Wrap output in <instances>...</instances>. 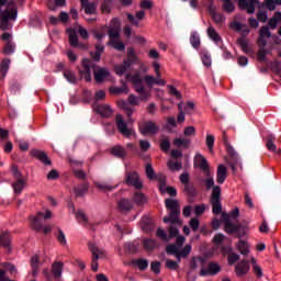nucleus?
<instances>
[{
	"instance_id": "f257e3e1",
	"label": "nucleus",
	"mask_w": 281,
	"mask_h": 281,
	"mask_svg": "<svg viewBox=\"0 0 281 281\" xmlns=\"http://www.w3.org/2000/svg\"><path fill=\"white\" fill-rule=\"evenodd\" d=\"M165 206L169 211V216H166L162 218V222L165 224L170 223V226L168 227L169 233V239L178 237L179 229L177 227H173V225L181 226L182 221L180 220L181 215V206L178 202V200H171V198H168L165 200Z\"/></svg>"
},
{
	"instance_id": "f03ea898",
	"label": "nucleus",
	"mask_w": 281,
	"mask_h": 281,
	"mask_svg": "<svg viewBox=\"0 0 281 281\" xmlns=\"http://www.w3.org/2000/svg\"><path fill=\"white\" fill-rule=\"evenodd\" d=\"M202 182L205 183V188L207 191H210L212 189L211 198H210V204L212 205V212L215 215H220L223 212L221 186H215V181H214L213 177L202 179Z\"/></svg>"
},
{
	"instance_id": "7ed1b4c3",
	"label": "nucleus",
	"mask_w": 281,
	"mask_h": 281,
	"mask_svg": "<svg viewBox=\"0 0 281 281\" xmlns=\"http://www.w3.org/2000/svg\"><path fill=\"white\" fill-rule=\"evenodd\" d=\"M9 0H0V30L8 31L10 30V21H15L18 19V8H8L7 10L2 11V7L8 3Z\"/></svg>"
},
{
	"instance_id": "20e7f679",
	"label": "nucleus",
	"mask_w": 281,
	"mask_h": 281,
	"mask_svg": "<svg viewBox=\"0 0 281 281\" xmlns=\"http://www.w3.org/2000/svg\"><path fill=\"white\" fill-rule=\"evenodd\" d=\"M179 180L181 184H183V193L188 196L190 202L198 196L199 192L194 187L193 182H190V175L189 172H183L179 176Z\"/></svg>"
},
{
	"instance_id": "39448f33",
	"label": "nucleus",
	"mask_w": 281,
	"mask_h": 281,
	"mask_svg": "<svg viewBox=\"0 0 281 281\" xmlns=\"http://www.w3.org/2000/svg\"><path fill=\"white\" fill-rule=\"evenodd\" d=\"M52 217V213L49 211H46V213H37L35 217L32 218L31 221V226L33 229L36 232H44V234L50 233L52 228L49 226H46L43 228V220H48Z\"/></svg>"
},
{
	"instance_id": "423d86ee",
	"label": "nucleus",
	"mask_w": 281,
	"mask_h": 281,
	"mask_svg": "<svg viewBox=\"0 0 281 281\" xmlns=\"http://www.w3.org/2000/svg\"><path fill=\"white\" fill-rule=\"evenodd\" d=\"M124 183L134 187L136 190H142L144 188L137 171H126Z\"/></svg>"
},
{
	"instance_id": "0eeeda50",
	"label": "nucleus",
	"mask_w": 281,
	"mask_h": 281,
	"mask_svg": "<svg viewBox=\"0 0 281 281\" xmlns=\"http://www.w3.org/2000/svg\"><path fill=\"white\" fill-rule=\"evenodd\" d=\"M126 78L131 80L134 85V91L136 93H142V91H145V86H144V78L142 77L140 72H136L134 75L127 74Z\"/></svg>"
},
{
	"instance_id": "6e6552de",
	"label": "nucleus",
	"mask_w": 281,
	"mask_h": 281,
	"mask_svg": "<svg viewBox=\"0 0 281 281\" xmlns=\"http://www.w3.org/2000/svg\"><path fill=\"white\" fill-rule=\"evenodd\" d=\"M116 127L119 132L126 138H130L134 131L132 128H128L127 123L123 120L122 114H117L115 117Z\"/></svg>"
},
{
	"instance_id": "1a4fd4ad",
	"label": "nucleus",
	"mask_w": 281,
	"mask_h": 281,
	"mask_svg": "<svg viewBox=\"0 0 281 281\" xmlns=\"http://www.w3.org/2000/svg\"><path fill=\"white\" fill-rule=\"evenodd\" d=\"M97 65L88 58H85L82 60V68L79 70V74L81 77L86 79V81L90 82L91 81V68H94Z\"/></svg>"
},
{
	"instance_id": "9d476101",
	"label": "nucleus",
	"mask_w": 281,
	"mask_h": 281,
	"mask_svg": "<svg viewBox=\"0 0 281 281\" xmlns=\"http://www.w3.org/2000/svg\"><path fill=\"white\" fill-rule=\"evenodd\" d=\"M31 157L40 160L44 166H50L52 161L47 156V153L45 150L38 149V148H33L30 151Z\"/></svg>"
},
{
	"instance_id": "9b49d317",
	"label": "nucleus",
	"mask_w": 281,
	"mask_h": 281,
	"mask_svg": "<svg viewBox=\"0 0 281 281\" xmlns=\"http://www.w3.org/2000/svg\"><path fill=\"white\" fill-rule=\"evenodd\" d=\"M194 167H199L206 176H210V166L207 159L200 153L194 157Z\"/></svg>"
},
{
	"instance_id": "f8f14e48",
	"label": "nucleus",
	"mask_w": 281,
	"mask_h": 281,
	"mask_svg": "<svg viewBox=\"0 0 281 281\" xmlns=\"http://www.w3.org/2000/svg\"><path fill=\"white\" fill-rule=\"evenodd\" d=\"M260 3L258 0H238V7L247 11L248 14L256 13V4Z\"/></svg>"
},
{
	"instance_id": "ddd939ff",
	"label": "nucleus",
	"mask_w": 281,
	"mask_h": 281,
	"mask_svg": "<svg viewBox=\"0 0 281 281\" xmlns=\"http://www.w3.org/2000/svg\"><path fill=\"white\" fill-rule=\"evenodd\" d=\"M222 268L216 262H209L207 268H203L200 270L201 277H207V276H216L221 272Z\"/></svg>"
},
{
	"instance_id": "4468645a",
	"label": "nucleus",
	"mask_w": 281,
	"mask_h": 281,
	"mask_svg": "<svg viewBox=\"0 0 281 281\" xmlns=\"http://www.w3.org/2000/svg\"><path fill=\"white\" fill-rule=\"evenodd\" d=\"M88 247L90 249V251L92 252V263H91V268L94 272L98 271L99 269V263L98 260L100 258V255H102V251H100L97 246L93 243H89Z\"/></svg>"
},
{
	"instance_id": "2eb2a0df",
	"label": "nucleus",
	"mask_w": 281,
	"mask_h": 281,
	"mask_svg": "<svg viewBox=\"0 0 281 281\" xmlns=\"http://www.w3.org/2000/svg\"><path fill=\"white\" fill-rule=\"evenodd\" d=\"M158 132L159 127L153 121L145 122V124H143V127H140V134H143V136L156 135Z\"/></svg>"
},
{
	"instance_id": "dca6fc26",
	"label": "nucleus",
	"mask_w": 281,
	"mask_h": 281,
	"mask_svg": "<svg viewBox=\"0 0 281 281\" xmlns=\"http://www.w3.org/2000/svg\"><path fill=\"white\" fill-rule=\"evenodd\" d=\"M93 109L103 119H110L113 113L112 109L108 104L94 103Z\"/></svg>"
},
{
	"instance_id": "f3484780",
	"label": "nucleus",
	"mask_w": 281,
	"mask_h": 281,
	"mask_svg": "<svg viewBox=\"0 0 281 281\" xmlns=\"http://www.w3.org/2000/svg\"><path fill=\"white\" fill-rule=\"evenodd\" d=\"M222 217L225 223V232L226 233H228V234L239 233L240 226L233 224L231 222V217H229V215H227V213H223Z\"/></svg>"
},
{
	"instance_id": "a211bd4d",
	"label": "nucleus",
	"mask_w": 281,
	"mask_h": 281,
	"mask_svg": "<svg viewBox=\"0 0 281 281\" xmlns=\"http://www.w3.org/2000/svg\"><path fill=\"white\" fill-rule=\"evenodd\" d=\"M250 268L251 267L249 266V260H241L235 266V273L238 277H245L246 274L249 273Z\"/></svg>"
},
{
	"instance_id": "6ab92c4d",
	"label": "nucleus",
	"mask_w": 281,
	"mask_h": 281,
	"mask_svg": "<svg viewBox=\"0 0 281 281\" xmlns=\"http://www.w3.org/2000/svg\"><path fill=\"white\" fill-rule=\"evenodd\" d=\"M113 27L109 30V36L112 40H119L120 38V26L121 22L117 18H114L112 20Z\"/></svg>"
},
{
	"instance_id": "aec40b11",
	"label": "nucleus",
	"mask_w": 281,
	"mask_h": 281,
	"mask_svg": "<svg viewBox=\"0 0 281 281\" xmlns=\"http://www.w3.org/2000/svg\"><path fill=\"white\" fill-rule=\"evenodd\" d=\"M276 137L273 134H269L266 138V147L269 151L274 153L276 155H281V149L277 148L274 144Z\"/></svg>"
},
{
	"instance_id": "412c9836",
	"label": "nucleus",
	"mask_w": 281,
	"mask_h": 281,
	"mask_svg": "<svg viewBox=\"0 0 281 281\" xmlns=\"http://www.w3.org/2000/svg\"><path fill=\"white\" fill-rule=\"evenodd\" d=\"M227 179V167L225 165H218L216 171V182L224 184Z\"/></svg>"
},
{
	"instance_id": "4be33fe9",
	"label": "nucleus",
	"mask_w": 281,
	"mask_h": 281,
	"mask_svg": "<svg viewBox=\"0 0 281 281\" xmlns=\"http://www.w3.org/2000/svg\"><path fill=\"white\" fill-rule=\"evenodd\" d=\"M88 190H89L88 181H83L74 187V192L76 194V198H82L83 195L87 194Z\"/></svg>"
},
{
	"instance_id": "5701e85b",
	"label": "nucleus",
	"mask_w": 281,
	"mask_h": 281,
	"mask_svg": "<svg viewBox=\"0 0 281 281\" xmlns=\"http://www.w3.org/2000/svg\"><path fill=\"white\" fill-rule=\"evenodd\" d=\"M124 61L130 67H132V65L138 64L139 58L136 55L134 47L127 48V58L124 59Z\"/></svg>"
},
{
	"instance_id": "b1692460",
	"label": "nucleus",
	"mask_w": 281,
	"mask_h": 281,
	"mask_svg": "<svg viewBox=\"0 0 281 281\" xmlns=\"http://www.w3.org/2000/svg\"><path fill=\"white\" fill-rule=\"evenodd\" d=\"M117 207L120 212H122L123 214H126L133 210V202L126 199L120 200V202L117 203Z\"/></svg>"
},
{
	"instance_id": "393cba45",
	"label": "nucleus",
	"mask_w": 281,
	"mask_h": 281,
	"mask_svg": "<svg viewBox=\"0 0 281 281\" xmlns=\"http://www.w3.org/2000/svg\"><path fill=\"white\" fill-rule=\"evenodd\" d=\"M111 154L119 159H124L127 156L126 149L121 145L112 147Z\"/></svg>"
},
{
	"instance_id": "a878e982",
	"label": "nucleus",
	"mask_w": 281,
	"mask_h": 281,
	"mask_svg": "<svg viewBox=\"0 0 281 281\" xmlns=\"http://www.w3.org/2000/svg\"><path fill=\"white\" fill-rule=\"evenodd\" d=\"M145 15L146 13L144 11H138L136 12V18L133 14L128 13L127 19L134 26H138L139 21L144 20Z\"/></svg>"
},
{
	"instance_id": "bb28decb",
	"label": "nucleus",
	"mask_w": 281,
	"mask_h": 281,
	"mask_svg": "<svg viewBox=\"0 0 281 281\" xmlns=\"http://www.w3.org/2000/svg\"><path fill=\"white\" fill-rule=\"evenodd\" d=\"M31 268H32V276L33 277L38 276V271L41 268V259L38 258V255H35L31 258Z\"/></svg>"
},
{
	"instance_id": "cd10ccee",
	"label": "nucleus",
	"mask_w": 281,
	"mask_h": 281,
	"mask_svg": "<svg viewBox=\"0 0 281 281\" xmlns=\"http://www.w3.org/2000/svg\"><path fill=\"white\" fill-rule=\"evenodd\" d=\"M109 76H110V71L105 68H100L94 71V79L98 83L103 82L104 79Z\"/></svg>"
},
{
	"instance_id": "c85d7f7f",
	"label": "nucleus",
	"mask_w": 281,
	"mask_h": 281,
	"mask_svg": "<svg viewBox=\"0 0 281 281\" xmlns=\"http://www.w3.org/2000/svg\"><path fill=\"white\" fill-rule=\"evenodd\" d=\"M140 228H143V232L150 234L155 229V224L150 217H143V226Z\"/></svg>"
},
{
	"instance_id": "c756f323",
	"label": "nucleus",
	"mask_w": 281,
	"mask_h": 281,
	"mask_svg": "<svg viewBox=\"0 0 281 281\" xmlns=\"http://www.w3.org/2000/svg\"><path fill=\"white\" fill-rule=\"evenodd\" d=\"M190 145H191L190 138H175L173 139V146L177 148L189 149Z\"/></svg>"
},
{
	"instance_id": "7c9ffc66",
	"label": "nucleus",
	"mask_w": 281,
	"mask_h": 281,
	"mask_svg": "<svg viewBox=\"0 0 281 281\" xmlns=\"http://www.w3.org/2000/svg\"><path fill=\"white\" fill-rule=\"evenodd\" d=\"M0 246L11 251V236L9 233H3L0 235Z\"/></svg>"
},
{
	"instance_id": "2f4dec72",
	"label": "nucleus",
	"mask_w": 281,
	"mask_h": 281,
	"mask_svg": "<svg viewBox=\"0 0 281 281\" xmlns=\"http://www.w3.org/2000/svg\"><path fill=\"white\" fill-rule=\"evenodd\" d=\"M207 35L216 45H221L223 42L221 35L216 32V30L212 26L207 29Z\"/></svg>"
},
{
	"instance_id": "473e14b6",
	"label": "nucleus",
	"mask_w": 281,
	"mask_h": 281,
	"mask_svg": "<svg viewBox=\"0 0 281 281\" xmlns=\"http://www.w3.org/2000/svg\"><path fill=\"white\" fill-rule=\"evenodd\" d=\"M12 188L15 194H21L25 189V180L23 178H19L12 183Z\"/></svg>"
},
{
	"instance_id": "72a5a7b5",
	"label": "nucleus",
	"mask_w": 281,
	"mask_h": 281,
	"mask_svg": "<svg viewBox=\"0 0 281 281\" xmlns=\"http://www.w3.org/2000/svg\"><path fill=\"white\" fill-rule=\"evenodd\" d=\"M63 267H64L63 262H55V263H53V266H52V273H53L55 280L60 279L61 272H63Z\"/></svg>"
},
{
	"instance_id": "f704fd0d",
	"label": "nucleus",
	"mask_w": 281,
	"mask_h": 281,
	"mask_svg": "<svg viewBox=\"0 0 281 281\" xmlns=\"http://www.w3.org/2000/svg\"><path fill=\"white\" fill-rule=\"evenodd\" d=\"M134 203H136V205L142 206L147 202V198L146 194L139 191L134 192Z\"/></svg>"
},
{
	"instance_id": "c9c22d12",
	"label": "nucleus",
	"mask_w": 281,
	"mask_h": 281,
	"mask_svg": "<svg viewBox=\"0 0 281 281\" xmlns=\"http://www.w3.org/2000/svg\"><path fill=\"white\" fill-rule=\"evenodd\" d=\"M95 49L97 52L95 53L91 52L90 56L94 61H100L101 54L104 52V46L101 43H98L95 44Z\"/></svg>"
},
{
	"instance_id": "e433bc0d",
	"label": "nucleus",
	"mask_w": 281,
	"mask_h": 281,
	"mask_svg": "<svg viewBox=\"0 0 281 281\" xmlns=\"http://www.w3.org/2000/svg\"><path fill=\"white\" fill-rule=\"evenodd\" d=\"M190 44L193 48L198 49L201 46V37L196 32L191 33Z\"/></svg>"
},
{
	"instance_id": "4c0bfd02",
	"label": "nucleus",
	"mask_w": 281,
	"mask_h": 281,
	"mask_svg": "<svg viewBox=\"0 0 281 281\" xmlns=\"http://www.w3.org/2000/svg\"><path fill=\"white\" fill-rule=\"evenodd\" d=\"M145 175L149 180H155L157 178V175L155 173V169L153 168L151 162H147V165H145Z\"/></svg>"
},
{
	"instance_id": "58836bf2",
	"label": "nucleus",
	"mask_w": 281,
	"mask_h": 281,
	"mask_svg": "<svg viewBox=\"0 0 281 281\" xmlns=\"http://www.w3.org/2000/svg\"><path fill=\"white\" fill-rule=\"evenodd\" d=\"M237 43L241 47L243 52H245L246 54L251 53V48H249V42L247 41V38H245V36L239 37L237 40Z\"/></svg>"
},
{
	"instance_id": "ea45409f",
	"label": "nucleus",
	"mask_w": 281,
	"mask_h": 281,
	"mask_svg": "<svg viewBox=\"0 0 281 281\" xmlns=\"http://www.w3.org/2000/svg\"><path fill=\"white\" fill-rule=\"evenodd\" d=\"M154 180H158L159 191H165V188L167 187V177L165 175H156Z\"/></svg>"
},
{
	"instance_id": "a19ab883",
	"label": "nucleus",
	"mask_w": 281,
	"mask_h": 281,
	"mask_svg": "<svg viewBox=\"0 0 281 281\" xmlns=\"http://www.w3.org/2000/svg\"><path fill=\"white\" fill-rule=\"evenodd\" d=\"M16 44L12 41L7 42V44L3 47V54L5 55H12L15 53Z\"/></svg>"
},
{
	"instance_id": "79ce46f5",
	"label": "nucleus",
	"mask_w": 281,
	"mask_h": 281,
	"mask_svg": "<svg viewBox=\"0 0 281 281\" xmlns=\"http://www.w3.org/2000/svg\"><path fill=\"white\" fill-rule=\"evenodd\" d=\"M143 247L147 251H153L155 248H157V241L154 239H145L143 240Z\"/></svg>"
},
{
	"instance_id": "37998d69",
	"label": "nucleus",
	"mask_w": 281,
	"mask_h": 281,
	"mask_svg": "<svg viewBox=\"0 0 281 281\" xmlns=\"http://www.w3.org/2000/svg\"><path fill=\"white\" fill-rule=\"evenodd\" d=\"M237 249L244 256L249 255V245H247V243H245L244 240L238 241Z\"/></svg>"
},
{
	"instance_id": "c03bdc74",
	"label": "nucleus",
	"mask_w": 281,
	"mask_h": 281,
	"mask_svg": "<svg viewBox=\"0 0 281 281\" xmlns=\"http://www.w3.org/2000/svg\"><path fill=\"white\" fill-rule=\"evenodd\" d=\"M10 64H11V59H9V58H4L1 61L0 71L3 77H5V75L8 74V71L10 69Z\"/></svg>"
},
{
	"instance_id": "a18cd8bd",
	"label": "nucleus",
	"mask_w": 281,
	"mask_h": 281,
	"mask_svg": "<svg viewBox=\"0 0 281 281\" xmlns=\"http://www.w3.org/2000/svg\"><path fill=\"white\" fill-rule=\"evenodd\" d=\"M120 106H121V109L124 110L125 114L128 117H132V115L135 112V110L133 108H131L130 104L126 101H121L120 102Z\"/></svg>"
},
{
	"instance_id": "49530a36",
	"label": "nucleus",
	"mask_w": 281,
	"mask_h": 281,
	"mask_svg": "<svg viewBox=\"0 0 281 281\" xmlns=\"http://www.w3.org/2000/svg\"><path fill=\"white\" fill-rule=\"evenodd\" d=\"M69 43L72 47L77 48L79 46V38L75 31H69Z\"/></svg>"
},
{
	"instance_id": "de8ad7c7",
	"label": "nucleus",
	"mask_w": 281,
	"mask_h": 281,
	"mask_svg": "<svg viewBox=\"0 0 281 281\" xmlns=\"http://www.w3.org/2000/svg\"><path fill=\"white\" fill-rule=\"evenodd\" d=\"M133 263L138 266V269L140 271H145L148 268V265H149L148 260L143 259V258L134 260Z\"/></svg>"
},
{
	"instance_id": "09e8293b",
	"label": "nucleus",
	"mask_w": 281,
	"mask_h": 281,
	"mask_svg": "<svg viewBox=\"0 0 281 281\" xmlns=\"http://www.w3.org/2000/svg\"><path fill=\"white\" fill-rule=\"evenodd\" d=\"M64 77L67 79L68 82L76 85L78 81V78L76 77V75L71 71V70H65L64 71Z\"/></svg>"
},
{
	"instance_id": "8fccbe9b",
	"label": "nucleus",
	"mask_w": 281,
	"mask_h": 281,
	"mask_svg": "<svg viewBox=\"0 0 281 281\" xmlns=\"http://www.w3.org/2000/svg\"><path fill=\"white\" fill-rule=\"evenodd\" d=\"M1 268L5 271V273L9 271L10 274H15L18 273V269L14 265L9 263V262H2Z\"/></svg>"
},
{
	"instance_id": "3c124183",
	"label": "nucleus",
	"mask_w": 281,
	"mask_h": 281,
	"mask_svg": "<svg viewBox=\"0 0 281 281\" xmlns=\"http://www.w3.org/2000/svg\"><path fill=\"white\" fill-rule=\"evenodd\" d=\"M110 92L113 95H121V93H128L127 87L126 85H124L123 87L119 88V87H111L110 88Z\"/></svg>"
},
{
	"instance_id": "603ef678",
	"label": "nucleus",
	"mask_w": 281,
	"mask_h": 281,
	"mask_svg": "<svg viewBox=\"0 0 281 281\" xmlns=\"http://www.w3.org/2000/svg\"><path fill=\"white\" fill-rule=\"evenodd\" d=\"M201 60L204 66H206V67L212 66V56L207 52L201 53Z\"/></svg>"
},
{
	"instance_id": "864d4df0",
	"label": "nucleus",
	"mask_w": 281,
	"mask_h": 281,
	"mask_svg": "<svg viewBox=\"0 0 281 281\" xmlns=\"http://www.w3.org/2000/svg\"><path fill=\"white\" fill-rule=\"evenodd\" d=\"M170 171H180L182 169V162L169 160L167 164Z\"/></svg>"
},
{
	"instance_id": "5fc2aeb1",
	"label": "nucleus",
	"mask_w": 281,
	"mask_h": 281,
	"mask_svg": "<svg viewBox=\"0 0 281 281\" xmlns=\"http://www.w3.org/2000/svg\"><path fill=\"white\" fill-rule=\"evenodd\" d=\"M160 193H167L168 195L176 198L178 195V191L172 186H166L164 190H160Z\"/></svg>"
},
{
	"instance_id": "6e6d98bb",
	"label": "nucleus",
	"mask_w": 281,
	"mask_h": 281,
	"mask_svg": "<svg viewBox=\"0 0 281 281\" xmlns=\"http://www.w3.org/2000/svg\"><path fill=\"white\" fill-rule=\"evenodd\" d=\"M214 145H215V136L206 135V147L211 154L214 153Z\"/></svg>"
},
{
	"instance_id": "4d7b16f0",
	"label": "nucleus",
	"mask_w": 281,
	"mask_h": 281,
	"mask_svg": "<svg viewBox=\"0 0 281 281\" xmlns=\"http://www.w3.org/2000/svg\"><path fill=\"white\" fill-rule=\"evenodd\" d=\"M113 0H103V3L101 4V11L102 13H110L112 10Z\"/></svg>"
},
{
	"instance_id": "13d9d810",
	"label": "nucleus",
	"mask_w": 281,
	"mask_h": 281,
	"mask_svg": "<svg viewBox=\"0 0 281 281\" xmlns=\"http://www.w3.org/2000/svg\"><path fill=\"white\" fill-rule=\"evenodd\" d=\"M160 149L164 151V153H168L171 148V143H170V139L169 138H162L160 140V145H159Z\"/></svg>"
},
{
	"instance_id": "bf43d9fd",
	"label": "nucleus",
	"mask_w": 281,
	"mask_h": 281,
	"mask_svg": "<svg viewBox=\"0 0 281 281\" xmlns=\"http://www.w3.org/2000/svg\"><path fill=\"white\" fill-rule=\"evenodd\" d=\"M95 187H97L99 190L104 191V192H106V191H113L114 189H116V186H110V184H108V183H105V182H103V183L97 182V183H95Z\"/></svg>"
},
{
	"instance_id": "052dcab7",
	"label": "nucleus",
	"mask_w": 281,
	"mask_h": 281,
	"mask_svg": "<svg viewBox=\"0 0 281 281\" xmlns=\"http://www.w3.org/2000/svg\"><path fill=\"white\" fill-rule=\"evenodd\" d=\"M128 68H131V67L127 66V64H125V61H123L122 65H116V66L114 67V70H115V72H116L119 76H123V75L126 72V70H127Z\"/></svg>"
},
{
	"instance_id": "680f3d73",
	"label": "nucleus",
	"mask_w": 281,
	"mask_h": 281,
	"mask_svg": "<svg viewBox=\"0 0 281 281\" xmlns=\"http://www.w3.org/2000/svg\"><path fill=\"white\" fill-rule=\"evenodd\" d=\"M85 9V12L89 15L97 14V4L95 3H89L82 7Z\"/></svg>"
},
{
	"instance_id": "e2e57ef3",
	"label": "nucleus",
	"mask_w": 281,
	"mask_h": 281,
	"mask_svg": "<svg viewBox=\"0 0 281 281\" xmlns=\"http://www.w3.org/2000/svg\"><path fill=\"white\" fill-rule=\"evenodd\" d=\"M224 2L223 9L224 11H226L227 13H232L235 11V4L232 3V0H221Z\"/></svg>"
},
{
	"instance_id": "0e129e2a",
	"label": "nucleus",
	"mask_w": 281,
	"mask_h": 281,
	"mask_svg": "<svg viewBox=\"0 0 281 281\" xmlns=\"http://www.w3.org/2000/svg\"><path fill=\"white\" fill-rule=\"evenodd\" d=\"M280 18H281V13H280V12H277V13L274 14V16H273L272 19H270V21H269L268 24H269V26H270L272 30H276V29H277L278 22H279Z\"/></svg>"
},
{
	"instance_id": "69168bd1",
	"label": "nucleus",
	"mask_w": 281,
	"mask_h": 281,
	"mask_svg": "<svg viewBox=\"0 0 281 281\" xmlns=\"http://www.w3.org/2000/svg\"><path fill=\"white\" fill-rule=\"evenodd\" d=\"M111 45L119 52H125V44L123 42H119L117 40H112Z\"/></svg>"
},
{
	"instance_id": "338daca9",
	"label": "nucleus",
	"mask_w": 281,
	"mask_h": 281,
	"mask_svg": "<svg viewBox=\"0 0 281 281\" xmlns=\"http://www.w3.org/2000/svg\"><path fill=\"white\" fill-rule=\"evenodd\" d=\"M166 252L169 255H175L176 258H179V248L176 245H168L166 247Z\"/></svg>"
},
{
	"instance_id": "774afa93",
	"label": "nucleus",
	"mask_w": 281,
	"mask_h": 281,
	"mask_svg": "<svg viewBox=\"0 0 281 281\" xmlns=\"http://www.w3.org/2000/svg\"><path fill=\"white\" fill-rule=\"evenodd\" d=\"M191 250H192V247L190 245L184 246L182 250H179L178 259H180L181 257L182 258L188 257L190 255Z\"/></svg>"
}]
</instances>
